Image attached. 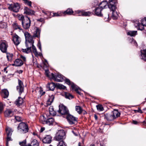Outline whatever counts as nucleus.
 <instances>
[{
	"mask_svg": "<svg viewBox=\"0 0 146 146\" xmlns=\"http://www.w3.org/2000/svg\"><path fill=\"white\" fill-rule=\"evenodd\" d=\"M45 74L46 76L48 78L56 82H62L64 80V77L61 74H54L52 73H51L48 70H45Z\"/></svg>",
	"mask_w": 146,
	"mask_h": 146,
	"instance_id": "nucleus-1",
	"label": "nucleus"
},
{
	"mask_svg": "<svg viewBox=\"0 0 146 146\" xmlns=\"http://www.w3.org/2000/svg\"><path fill=\"white\" fill-rule=\"evenodd\" d=\"M120 113L117 110H114L111 114L106 113L104 115V118L110 121L113 120L119 116Z\"/></svg>",
	"mask_w": 146,
	"mask_h": 146,
	"instance_id": "nucleus-2",
	"label": "nucleus"
},
{
	"mask_svg": "<svg viewBox=\"0 0 146 146\" xmlns=\"http://www.w3.org/2000/svg\"><path fill=\"white\" fill-rule=\"evenodd\" d=\"M8 9L15 12H18L20 8V5L18 3H14L13 4H8Z\"/></svg>",
	"mask_w": 146,
	"mask_h": 146,
	"instance_id": "nucleus-3",
	"label": "nucleus"
},
{
	"mask_svg": "<svg viewBox=\"0 0 146 146\" xmlns=\"http://www.w3.org/2000/svg\"><path fill=\"white\" fill-rule=\"evenodd\" d=\"M18 129L23 133H25L28 132V127L27 125L24 123H20L17 127Z\"/></svg>",
	"mask_w": 146,
	"mask_h": 146,
	"instance_id": "nucleus-4",
	"label": "nucleus"
},
{
	"mask_svg": "<svg viewBox=\"0 0 146 146\" xmlns=\"http://www.w3.org/2000/svg\"><path fill=\"white\" fill-rule=\"evenodd\" d=\"M31 21L27 16H25L24 21L22 23V25L23 28L25 29H29L31 25Z\"/></svg>",
	"mask_w": 146,
	"mask_h": 146,
	"instance_id": "nucleus-5",
	"label": "nucleus"
},
{
	"mask_svg": "<svg viewBox=\"0 0 146 146\" xmlns=\"http://www.w3.org/2000/svg\"><path fill=\"white\" fill-rule=\"evenodd\" d=\"M26 144V141L24 140L21 142L19 143L21 146H39V143L36 139H34L31 142V145L29 144L27 145Z\"/></svg>",
	"mask_w": 146,
	"mask_h": 146,
	"instance_id": "nucleus-6",
	"label": "nucleus"
},
{
	"mask_svg": "<svg viewBox=\"0 0 146 146\" xmlns=\"http://www.w3.org/2000/svg\"><path fill=\"white\" fill-rule=\"evenodd\" d=\"M8 47V43L5 40L1 42L0 43V50L3 53H6Z\"/></svg>",
	"mask_w": 146,
	"mask_h": 146,
	"instance_id": "nucleus-7",
	"label": "nucleus"
},
{
	"mask_svg": "<svg viewBox=\"0 0 146 146\" xmlns=\"http://www.w3.org/2000/svg\"><path fill=\"white\" fill-rule=\"evenodd\" d=\"M66 119L70 124L72 125L76 123L77 122V118L73 116L68 114L66 116Z\"/></svg>",
	"mask_w": 146,
	"mask_h": 146,
	"instance_id": "nucleus-8",
	"label": "nucleus"
},
{
	"mask_svg": "<svg viewBox=\"0 0 146 146\" xmlns=\"http://www.w3.org/2000/svg\"><path fill=\"white\" fill-rule=\"evenodd\" d=\"M12 37L15 44L16 46L18 45L21 42V38L16 34H13Z\"/></svg>",
	"mask_w": 146,
	"mask_h": 146,
	"instance_id": "nucleus-9",
	"label": "nucleus"
},
{
	"mask_svg": "<svg viewBox=\"0 0 146 146\" xmlns=\"http://www.w3.org/2000/svg\"><path fill=\"white\" fill-rule=\"evenodd\" d=\"M58 112L62 115H66L69 114V111L68 109L65 106H62L59 108Z\"/></svg>",
	"mask_w": 146,
	"mask_h": 146,
	"instance_id": "nucleus-10",
	"label": "nucleus"
},
{
	"mask_svg": "<svg viewBox=\"0 0 146 146\" xmlns=\"http://www.w3.org/2000/svg\"><path fill=\"white\" fill-rule=\"evenodd\" d=\"M19 85L17 87V89L20 95L23 92L24 86L23 82L20 80H18Z\"/></svg>",
	"mask_w": 146,
	"mask_h": 146,
	"instance_id": "nucleus-11",
	"label": "nucleus"
},
{
	"mask_svg": "<svg viewBox=\"0 0 146 146\" xmlns=\"http://www.w3.org/2000/svg\"><path fill=\"white\" fill-rule=\"evenodd\" d=\"M76 13L79 14V16H90L91 14V13L89 11H85L83 10H77L75 11Z\"/></svg>",
	"mask_w": 146,
	"mask_h": 146,
	"instance_id": "nucleus-12",
	"label": "nucleus"
},
{
	"mask_svg": "<svg viewBox=\"0 0 146 146\" xmlns=\"http://www.w3.org/2000/svg\"><path fill=\"white\" fill-rule=\"evenodd\" d=\"M116 1L115 0H109L108 5V7L111 10H113L117 9L115 7Z\"/></svg>",
	"mask_w": 146,
	"mask_h": 146,
	"instance_id": "nucleus-13",
	"label": "nucleus"
},
{
	"mask_svg": "<svg viewBox=\"0 0 146 146\" xmlns=\"http://www.w3.org/2000/svg\"><path fill=\"white\" fill-rule=\"evenodd\" d=\"M24 64L23 61L19 58L16 59L14 61V63L12 64L13 66H21Z\"/></svg>",
	"mask_w": 146,
	"mask_h": 146,
	"instance_id": "nucleus-14",
	"label": "nucleus"
},
{
	"mask_svg": "<svg viewBox=\"0 0 146 146\" xmlns=\"http://www.w3.org/2000/svg\"><path fill=\"white\" fill-rule=\"evenodd\" d=\"M52 137L50 135H46L42 139L43 143L49 144L51 142Z\"/></svg>",
	"mask_w": 146,
	"mask_h": 146,
	"instance_id": "nucleus-15",
	"label": "nucleus"
},
{
	"mask_svg": "<svg viewBox=\"0 0 146 146\" xmlns=\"http://www.w3.org/2000/svg\"><path fill=\"white\" fill-rule=\"evenodd\" d=\"M24 13L28 15H33L35 14V12L31 9H30L27 7H25L24 9Z\"/></svg>",
	"mask_w": 146,
	"mask_h": 146,
	"instance_id": "nucleus-16",
	"label": "nucleus"
},
{
	"mask_svg": "<svg viewBox=\"0 0 146 146\" xmlns=\"http://www.w3.org/2000/svg\"><path fill=\"white\" fill-rule=\"evenodd\" d=\"M65 135V132L63 130L60 131V133L58 134L56 137V139L57 141H60L62 139Z\"/></svg>",
	"mask_w": 146,
	"mask_h": 146,
	"instance_id": "nucleus-17",
	"label": "nucleus"
},
{
	"mask_svg": "<svg viewBox=\"0 0 146 146\" xmlns=\"http://www.w3.org/2000/svg\"><path fill=\"white\" fill-rule=\"evenodd\" d=\"M13 115V113L11 110L7 109L4 112V115L5 117H9L12 116Z\"/></svg>",
	"mask_w": 146,
	"mask_h": 146,
	"instance_id": "nucleus-18",
	"label": "nucleus"
},
{
	"mask_svg": "<svg viewBox=\"0 0 146 146\" xmlns=\"http://www.w3.org/2000/svg\"><path fill=\"white\" fill-rule=\"evenodd\" d=\"M34 41L33 40H26L25 44L27 48H29L31 49L34 45Z\"/></svg>",
	"mask_w": 146,
	"mask_h": 146,
	"instance_id": "nucleus-19",
	"label": "nucleus"
},
{
	"mask_svg": "<svg viewBox=\"0 0 146 146\" xmlns=\"http://www.w3.org/2000/svg\"><path fill=\"white\" fill-rule=\"evenodd\" d=\"M1 95L3 98H6L9 96V92L7 89H3L2 90L1 92Z\"/></svg>",
	"mask_w": 146,
	"mask_h": 146,
	"instance_id": "nucleus-20",
	"label": "nucleus"
},
{
	"mask_svg": "<svg viewBox=\"0 0 146 146\" xmlns=\"http://www.w3.org/2000/svg\"><path fill=\"white\" fill-rule=\"evenodd\" d=\"M24 100L23 98L19 97L16 100L15 103L17 106H20L24 102Z\"/></svg>",
	"mask_w": 146,
	"mask_h": 146,
	"instance_id": "nucleus-21",
	"label": "nucleus"
},
{
	"mask_svg": "<svg viewBox=\"0 0 146 146\" xmlns=\"http://www.w3.org/2000/svg\"><path fill=\"white\" fill-rule=\"evenodd\" d=\"M103 9L98 6V7H96L95 9V14L97 16H102V14L101 11Z\"/></svg>",
	"mask_w": 146,
	"mask_h": 146,
	"instance_id": "nucleus-22",
	"label": "nucleus"
},
{
	"mask_svg": "<svg viewBox=\"0 0 146 146\" xmlns=\"http://www.w3.org/2000/svg\"><path fill=\"white\" fill-rule=\"evenodd\" d=\"M71 87L72 89L74 90L77 93L79 94H80L81 90L76 85L74 84H72L71 85Z\"/></svg>",
	"mask_w": 146,
	"mask_h": 146,
	"instance_id": "nucleus-23",
	"label": "nucleus"
},
{
	"mask_svg": "<svg viewBox=\"0 0 146 146\" xmlns=\"http://www.w3.org/2000/svg\"><path fill=\"white\" fill-rule=\"evenodd\" d=\"M134 25L135 27L138 28V29L140 30H143L144 26H145L141 23V24L139 23L138 21H136L134 23Z\"/></svg>",
	"mask_w": 146,
	"mask_h": 146,
	"instance_id": "nucleus-24",
	"label": "nucleus"
},
{
	"mask_svg": "<svg viewBox=\"0 0 146 146\" xmlns=\"http://www.w3.org/2000/svg\"><path fill=\"white\" fill-rule=\"evenodd\" d=\"M26 40H33V36L27 32H25L24 33Z\"/></svg>",
	"mask_w": 146,
	"mask_h": 146,
	"instance_id": "nucleus-25",
	"label": "nucleus"
},
{
	"mask_svg": "<svg viewBox=\"0 0 146 146\" xmlns=\"http://www.w3.org/2000/svg\"><path fill=\"white\" fill-rule=\"evenodd\" d=\"M56 86V85L53 82L48 83L47 86V87L50 90L53 91Z\"/></svg>",
	"mask_w": 146,
	"mask_h": 146,
	"instance_id": "nucleus-26",
	"label": "nucleus"
},
{
	"mask_svg": "<svg viewBox=\"0 0 146 146\" xmlns=\"http://www.w3.org/2000/svg\"><path fill=\"white\" fill-rule=\"evenodd\" d=\"M117 9L113 10H111L112 12L111 17L113 19H117L118 16L117 12L116 11Z\"/></svg>",
	"mask_w": 146,
	"mask_h": 146,
	"instance_id": "nucleus-27",
	"label": "nucleus"
},
{
	"mask_svg": "<svg viewBox=\"0 0 146 146\" xmlns=\"http://www.w3.org/2000/svg\"><path fill=\"white\" fill-rule=\"evenodd\" d=\"M54 97V95H52L51 96H49V98L47 101V104L48 105L51 104V103L53 102Z\"/></svg>",
	"mask_w": 146,
	"mask_h": 146,
	"instance_id": "nucleus-28",
	"label": "nucleus"
},
{
	"mask_svg": "<svg viewBox=\"0 0 146 146\" xmlns=\"http://www.w3.org/2000/svg\"><path fill=\"white\" fill-rule=\"evenodd\" d=\"M141 59L146 61V49L141 50Z\"/></svg>",
	"mask_w": 146,
	"mask_h": 146,
	"instance_id": "nucleus-29",
	"label": "nucleus"
},
{
	"mask_svg": "<svg viewBox=\"0 0 146 146\" xmlns=\"http://www.w3.org/2000/svg\"><path fill=\"white\" fill-rule=\"evenodd\" d=\"M49 111L50 114L52 116H54L56 115V112L54 110L53 106H50L49 108Z\"/></svg>",
	"mask_w": 146,
	"mask_h": 146,
	"instance_id": "nucleus-30",
	"label": "nucleus"
},
{
	"mask_svg": "<svg viewBox=\"0 0 146 146\" xmlns=\"http://www.w3.org/2000/svg\"><path fill=\"white\" fill-rule=\"evenodd\" d=\"M54 122V120L52 118H51L47 119L46 123L49 125H52Z\"/></svg>",
	"mask_w": 146,
	"mask_h": 146,
	"instance_id": "nucleus-31",
	"label": "nucleus"
},
{
	"mask_svg": "<svg viewBox=\"0 0 146 146\" xmlns=\"http://www.w3.org/2000/svg\"><path fill=\"white\" fill-rule=\"evenodd\" d=\"M46 117L43 115L40 116L39 118L40 122L44 124H46Z\"/></svg>",
	"mask_w": 146,
	"mask_h": 146,
	"instance_id": "nucleus-32",
	"label": "nucleus"
},
{
	"mask_svg": "<svg viewBox=\"0 0 146 146\" xmlns=\"http://www.w3.org/2000/svg\"><path fill=\"white\" fill-rule=\"evenodd\" d=\"M40 31L38 28H37L34 32L33 37L39 38L40 36Z\"/></svg>",
	"mask_w": 146,
	"mask_h": 146,
	"instance_id": "nucleus-33",
	"label": "nucleus"
},
{
	"mask_svg": "<svg viewBox=\"0 0 146 146\" xmlns=\"http://www.w3.org/2000/svg\"><path fill=\"white\" fill-rule=\"evenodd\" d=\"M32 49H33V53H34L35 56H41V54L40 53H38L36 48L33 45L32 47Z\"/></svg>",
	"mask_w": 146,
	"mask_h": 146,
	"instance_id": "nucleus-34",
	"label": "nucleus"
},
{
	"mask_svg": "<svg viewBox=\"0 0 146 146\" xmlns=\"http://www.w3.org/2000/svg\"><path fill=\"white\" fill-rule=\"evenodd\" d=\"M13 27L14 30L19 29L20 31H23V29H22L21 26L17 23H13Z\"/></svg>",
	"mask_w": 146,
	"mask_h": 146,
	"instance_id": "nucleus-35",
	"label": "nucleus"
},
{
	"mask_svg": "<svg viewBox=\"0 0 146 146\" xmlns=\"http://www.w3.org/2000/svg\"><path fill=\"white\" fill-rule=\"evenodd\" d=\"M6 130L7 133V135L8 136H11L12 135V132L13 131L12 129L10 127H6Z\"/></svg>",
	"mask_w": 146,
	"mask_h": 146,
	"instance_id": "nucleus-36",
	"label": "nucleus"
},
{
	"mask_svg": "<svg viewBox=\"0 0 146 146\" xmlns=\"http://www.w3.org/2000/svg\"><path fill=\"white\" fill-rule=\"evenodd\" d=\"M73 13V11L72 9H68L66 11L63 12V13L64 15H71Z\"/></svg>",
	"mask_w": 146,
	"mask_h": 146,
	"instance_id": "nucleus-37",
	"label": "nucleus"
},
{
	"mask_svg": "<svg viewBox=\"0 0 146 146\" xmlns=\"http://www.w3.org/2000/svg\"><path fill=\"white\" fill-rule=\"evenodd\" d=\"M107 4L108 3L106 1H103L100 3L99 5H98L99 7L103 9L105 8V7L106 6Z\"/></svg>",
	"mask_w": 146,
	"mask_h": 146,
	"instance_id": "nucleus-38",
	"label": "nucleus"
},
{
	"mask_svg": "<svg viewBox=\"0 0 146 146\" xmlns=\"http://www.w3.org/2000/svg\"><path fill=\"white\" fill-rule=\"evenodd\" d=\"M137 31H130L127 33V34L128 35H130L132 36H134L137 34Z\"/></svg>",
	"mask_w": 146,
	"mask_h": 146,
	"instance_id": "nucleus-39",
	"label": "nucleus"
},
{
	"mask_svg": "<svg viewBox=\"0 0 146 146\" xmlns=\"http://www.w3.org/2000/svg\"><path fill=\"white\" fill-rule=\"evenodd\" d=\"M7 57L9 61H11L12 59L13 55L12 53L6 52Z\"/></svg>",
	"mask_w": 146,
	"mask_h": 146,
	"instance_id": "nucleus-40",
	"label": "nucleus"
},
{
	"mask_svg": "<svg viewBox=\"0 0 146 146\" xmlns=\"http://www.w3.org/2000/svg\"><path fill=\"white\" fill-rule=\"evenodd\" d=\"M17 18L20 21H21L22 22L24 21L25 18L22 15L18 14L17 16Z\"/></svg>",
	"mask_w": 146,
	"mask_h": 146,
	"instance_id": "nucleus-41",
	"label": "nucleus"
},
{
	"mask_svg": "<svg viewBox=\"0 0 146 146\" xmlns=\"http://www.w3.org/2000/svg\"><path fill=\"white\" fill-rule=\"evenodd\" d=\"M64 95L65 97L66 98H68L69 99H72L73 98V96L72 95L67 92H65Z\"/></svg>",
	"mask_w": 146,
	"mask_h": 146,
	"instance_id": "nucleus-42",
	"label": "nucleus"
},
{
	"mask_svg": "<svg viewBox=\"0 0 146 146\" xmlns=\"http://www.w3.org/2000/svg\"><path fill=\"white\" fill-rule=\"evenodd\" d=\"M76 110L79 114H80L82 111V110L81 107L79 106H76Z\"/></svg>",
	"mask_w": 146,
	"mask_h": 146,
	"instance_id": "nucleus-43",
	"label": "nucleus"
},
{
	"mask_svg": "<svg viewBox=\"0 0 146 146\" xmlns=\"http://www.w3.org/2000/svg\"><path fill=\"white\" fill-rule=\"evenodd\" d=\"M7 25L6 23L3 22L0 23V27L2 28H6L7 27Z\"/></svg>",
	"mask_w": 146,
	"mask_h": 146,
	"instance_id": "nucleus-44",
	"label": "nucleus"
},
{
	"mask_svg": "<svg viewBox=\"0 0 146 146\" xmlns=\"http://www.w3.org/2000/svg\"><path fill=\"white\" fill-rule=\"evenodd\" d=\"M31 49L29 48H27L26 49H22V52L26 53H28L31 51Z\"/></svg>",
	"mask_w": 146,
	"mask_h": 146,
	"instance_id": "nucleus-45",
	"label": "nucleus"
},
{
	"mask_svg": "<svg viewBox=\"0 0 146 146\" xmlns=\"http://www.w3.org/2000/svg\"><path fill=\"white\" fill-rule=\"evenodd\" d=\"M5 105L1 102H0V113H2L3 110Z\"/></svg>",
	"mask_w": 146,
	"mask_h": 146,
	"instance_id": "nucleus-46",
	"label": "nucleus"
},
{
	"mask_svg": "<svg viewBox=\"0 0 146 146\" xmlns=\"http://www.w3.org/2000/svg\"><path fill=\"white\" fill-rule=\"evenodd\" d=\"M97 110L99 111H102L104 110V108L101 105H98L96 106Z\"/></svg>",
	"mask_w": 146,
	"mask_h": 146,
	"instance_id": "nucleus-47",
	"label": "nucleus"
},
{
	"mask_svg": "<svg viewBox=\"0 0 146 146\" xmlns=\"http://www.w3.org/2000/svg\"><path fill=\"white\" fill-rule=\"evenodd\" d=\"M54 16H60L62 15L63 12H62L61 11L58 12L57 13H53Z\"/></svg>",
	"mask_w": 146,
	"mask_h": 146,
	"instance_id": "nucleus-48",
	"label": "nucleus"
},
{
	"mask_svg": "<svg viewBox=\"0 0 146 146\" xmlns=\"http://www.w3.org/2000/svg\"><path fill=\"white\" fill-rule=\"evenodd\" d=\"M12 139L11 137V136H7V141L6 143V145L7 146H8V142L9 141H12Z\"/></svg>",
	"mask_w": 146,
	"mask_h": 146,
	"instance_id": "nucleus-49",
	"label": "nucleus"
},
{
	"mask_svg": "<svg viewBox=\"0 0 146 146\" xmlns=\"http://www.w3.org/2000/svg\"><path fill=\"white\" fill-rule=\"evenodd\" d=\"M58 146H66L65 143L63 141H61L58 143Z\"/></svg>",
	"mask_w": 146,
	"mask_h": 146,
	"instance_id": "nucleus-50",
	"label": "nucleus"
},
{
	"mask_svg": "<svg viewBox=\"0 0 146 146\" xmlns=\"http://www.w3.org/2000/svg\"><path fill=\"white\" fill-rule=\"evenodd\" d=\"M57 86L58 88L60 89H64L66 88V87L65 86L60 84H57Z\"/></svg>",
	"mask_w": 146,
	"mask_h": 146,
	"instance_id": "nucleus-51",
	"label": "nucleus"
},
{
	"mask_svg": "<svg viewBox=\"0 0 146 146\" xmlns=\"http://www.w3.org/2000/svg\"><path fill=\"white\" fill-rule=\"evenodd\" d=\"M141 23L145 26H146V17L143 19L141 20Z\"/></svg>",
	"mask_w": 146,
	"mask_h": 146,
	"instance_id": "nucleus-52",
	"label": "nucleus"
},
{
	"mask_svg": "<svg viewBox=\"0 0 146 146\" xmlns=\"http://www.w3.org/2000/svg\"><path fill=\"white\" fill-rule=\"evenodd\" d=\"M15 118L17 121H21V118L20 117L18 116H15Z\"/></svg>",
	"mask_w": 146,
	"mask_h": 146,
	"instance_id": "nucleus-53",
	"label": "nucleus"
},
{
	"mask_svg": "<svg viewBox=\"0 0 146 146\" xmlns=\"http://www.w3.org/2000/svg\"><path fill=\"white\" fill-rule=\"evenodd\" d=\"M65 81L66 82L68 85H69L71 84V85L72 84H71V82H70V81L68 79H66Z\"/></svg>",
	"mask_w": 146,
	"mask_h": 146,
	"instance_id": "nucleus-54",
	"label": "nucleus"
},
{
	"mask_svg": "<svg viewBox=\"0 0 146 146\" xmlns=\"http://www.w3.org/2000/svg\"><path fill=\"white\" fill-rule=\"evenodd\" d=\"M20 58H21L23 60V61L24 62H26V57L22 55H21L20 56Z\"/></svg>",
	"mask_w": 146,
	"mask_h": 146,
	"instance_id": "nucleus-55",
	"label": "nucleus"
},
{
	"mask_svg": "<svg viewBox=\"0 0 146 146\" xmlns=\"http://www.w3.org/2000/svg\"><path fill=\"white\" fill-rule=\"evenodd\" d=\"M25 3L30 7L31 6V1H28Z\"/></svg>",
	"mask_w": 146,
	"mask_h": 146,
	"instance_id": "nucleus-56",
	"label": "nucleus"
},
{
	"mask_svg": "<svg viewBox=\"0 0 146 146\" xmlns=\"http://www.w3.org/2000/svg\"><path fill=\"white\" fill-rule=\"evenodd\" d=\"M39 91L40 92V94H41L42 95H43L45 93V92H42V90L41 88H40Z\"/></svg>",
	"mask_w": 146,
	"mask_h": 146,
	"instance_id": "nucleus-57",
	"label": "nucleus"
},
{
	"mask_svg": "<svg viewBox=\"0 0 146 146\" xmlns=\"http://www.w3.org/2000/svg\"><path fill=\"white\" fill-rule=\"evenodd\" d=\"M45 128L44 127H42L41 128L40 131V132H42L44 131V130Z\"/></svg>",
	"mask_w": 146,
	"mask_h": 146,
	"instance_id": "nucleus-58",
	"label": "nucleus"
},
{
	"mask_svg": "<svg viewBox=\"0 0 146 146\" xmlns=\"http://www.w3.org/2000/svg\"><path fill=\"white\" fill-rule=\"evenodd\" d=\"M132 123H133L134 124H137L138 123V122L135 121L133 120L132 121Z\"/></svg>",
	"mask_w": 146,
	"mask_h": 146,
	"instance_id": "nucleus-59",
	"label": "nucleus"
},
{
	"mask_svg": "<svg viewBox=\"0 0 146 146\" xmlns=\"http://www.w3.org/2000/svg\"><path fill=\"white\" fill-rule=\"evenodd\" d=\"M37 21L42 22L44 21V19L42 18H40L37 19Z\"/></svg>",
	"mask_w": 146,
	"mask_h": 146,
	"instance_id": "nucleus-60",
	"label": "nucleus"
},
{
	"mask_svg": "<svg viewBox=\"0 0 146 146\" xmlns=\"http://www.w3.org/2000/svg\"><path fill=\"white\" fill-rule=\"evenodd\" d=\"M137 111V112L140 113H143L142 111L140 109H139Z\"/></svg>",
	"mask_w": 146,
	"mask_h": 146,
	"instance_id": "nucleus-61",
	"label": "nucleus"
},
{
	"mask_svg": "<svg viewBox=\"0 0 146 146\" xmlns=\"http://www.w3.org/2000/svg\"><path fill=\"white\" fill-rule=\"evenodd\" d=\"M42 12L43 13H44L45 14L47 15L48 14V12L46 11H42Z\"/></svg>",
	"mask_w": 146,
	"mask_h": 146,
	"instance_id": "nucleus-62",
	"label": "nucleus"
},
{
	"mask_svg": "<svg viewBox=\"0 0 146 146\" xmlns=\"http://www.w3.org/2000/svg\"><path fill=\"white\" fill-rule=\"evenodd\" d=\"M94 118H95V119L96 120H97V119H98V117H97V115L96 114L94 115Z\"/></svg>",
	"mask_w": 146,
	"mask_h": 146,
	"instance_id": "nucleus-63",
	"label": "nucleus"
},
{
	"mask_svg": "<svg viewBox=\"0 0 146 146\" xmlns=\"http://www.w3.org/2000/svg\"><path fill=\"white\" fill-rule=\"evenodd\" d=\"M23 72V70H20L18 71V72L19 74L22 73Z\"/></svg>",
	"mask_w": 146,
	"mask_h": 146,
	"instance_id": "nucleus-64",
	"label": "nucleus"
}]
</instances>
